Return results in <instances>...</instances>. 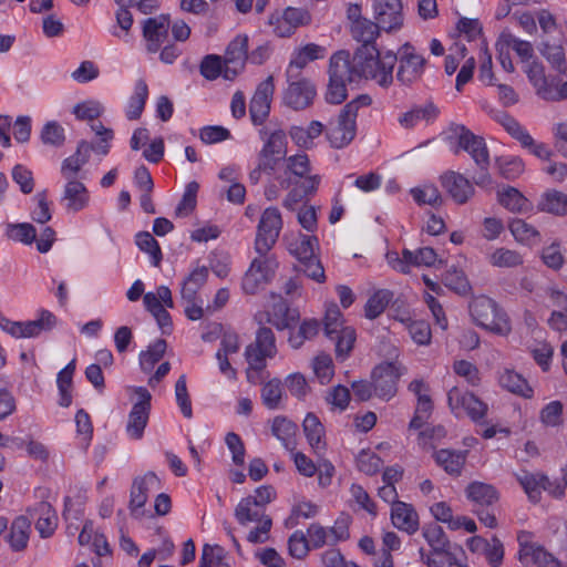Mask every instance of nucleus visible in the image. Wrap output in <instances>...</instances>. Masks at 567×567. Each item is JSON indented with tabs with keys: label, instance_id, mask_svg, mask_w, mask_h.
Here are the masks:
<instances>
[{
	"label": "nucleus",
	"instance_id": "obj_32",
	"mask_svg": "<svg viewBox=\"0 0 567 567\" xmlns=\"http://www.w3.org/2000/svg\"><path fill=\"white\" fill-rule=\"evenodd\" d=\"M467 451L441 449L433 454L435 463L451 476H460L467 458Z\"/></svg>",
	"mask_w": 567,
	"mask_h": 567
},
{
	"label": "nucleus",
	"instance_id": "obj_60",
	"mask_svg": "<svg viewBox=\"0 0 567 567\" xmlns=\"http://www.w3.org/2000/svg\"><path fill=\"white\" fill-rule=\"evenodd\" d=\"M392 296V292L386 289L374 292L365 305V316L370 319L380 316L391 301Z\"/></svg>",
	"mask_w": 567,
	"mask_h": 567
},
{
	"label": "nucleus",
	"instance_id": "obj_13",
	"mask_svg": "<svg viewBox=\"0 0 567 567\" xmlns=\"http://www.w3.org/2000/svg\"><path fill=\"white\" fill-rule=\"evenodd\" d=\"M402 367L398 362H382L372 371L374 394L385 401L392 399L398 390Z\"/></svg>",
	"mask_w": 567,
	"mask_h": 567
},
{
	"label": "nucleus",
	"instance_id": "obj_34",
	"mask_svg": "<svg viewBox=\"0 0 567 567\" xmlns=\"http://www.w3.org/2000/svg\"><path fill=\"white\" fill-rule=\"evenodd\" d=\"M271 432L277 440H279L282 446L293 452L296 449V435L298 426L296 423L287 419L286 416L278 415L271 421Z\"/></svg>",
	"mask_w": 567,
	"mask_h": 567
},
{
	"label": "nucleus",
	"instance_id": "obj_3",
	"mask_svg": "<svg viewBox=\"0 0 567 567\" xmlns=\"http://www.w3.org/2000/svg\"><path fill=\"white\" fill-rule=\"evenodd\" d=\"M468 309L477 326L503 337L511 333L512 324L507 313L493 299L485 296L476 297L471 301Z\"/></svg>",
	"mask_w": 567,
	"mask_h": 567
},
{
	"label": "nucleus",
	"instance_id": "obj_51",
	"mask_svg": "<svg viewBox=\"0 0 567 567\" xmlns=\"http://www.w3.org/2000/svg\"><path fill=\"white\" fill-rule=\"evenodd\" d=\"M350 504L354 511H364L371 516H377L375 503L359 484H352L350 486Z\"/></svg>",
	"mask_w": 567,
	"mask_h": 567
},
{
	"label": "nucleus",
	"instance_id": "obj_24",
	"mask_svg": "<svg viewBox=\"0 0 567 567\" xmlns=\"http://www.w3.org/2000/svg\"><path fill=\"white\" fill-rule=\"evenodd\" d=\"M159 488V480L154 473H147L134 480L131 488L130 509L132 515L140 516L141 509L146 504L148 493Z\"/></svg>",
	"mask_w": 567,
	"mask_h": 567
},
{
	"label": "nucleus",
	"instance_id": "obj_63",
	"mask_svg": "<svg viewBox=\"0 0 567 567\" xmlns=\"http://www.w3.org/2000/svg\"><path fill=\"white\" fill-rule=\"evenodd\" d=\"M103 112V104L95 100L83 101L73 107V114L81 121H94L95 118H99Z\"/></svg>",
	"mask_w": 567,
	"mask_h": 567
},
{
	"label": "nucleus",
	"instance_id": "obj_2",
	"mask_svg": "<svg viewBox=\"0 0 567 567\" xmlns=\"http://www.w3.org/2000/svg\"><path fill=\"white\" fill-rule=\"evenodd\" d=\"M372 100L369 95H359L347 103L334 121L327 128V137L334 148H342L351 143L357 133V116L361 107L369 106Z\"/></svg>",
	"mask_w": 567,
	"mask_h": 567
},
{
	"label": "nucleus",
	"instance_id": "obj_33",
	"mask_svg": "<svg viewBox=\"0 0 567 567\" xmlns=\"http://www.w3.org/2000/svg\"><path fill=\"white\" fill-rule=\"evenodd\" d=\"M514 475L528 499L534 503L539 502L542 492L547 487L548 477L542 473H530L527 471H519Z\"/></svg>",
	"mask_w": 567,
	"mask_h": 567
},
{
	"label": "nucleus",
	"instance_id": "obj_64",
	"mask_svg": "<svg viewBox=\"0 0 567 567\" xmlns=\"http://www.w3.org/2000/svg\"><path fill=\"white\" fill-rule=\"evenodd\" d=\"M326 401L331 411L343 412L350 403V391L343 385H336L328 391Z\"/></svg>",
	"mask_w": 567,
	"mask_h": 567
},
{
	"label": "nucleus",
	"instance_id": "obj_31",
	"mask_svg": "<svg viewBox=\"0 0 567 567\" xmlns=\"http://www.w3.org/2000/svg\"><path fill=\"white\" fill-rule=\"evenodd\" d=\"M327 54V49L316 43H308L306 45L297 48L291 55L287 69V75L289 79L293 78V71H300L308 63L323 59Z\"/></svg>",
	"mask_w": 567,
	"mask_h": 567
},
{
	"label": "nucleus",
	"instance_id": "obj_6",
	"mask_svg": "<svg viewBox=\"0 0 567 567\" xmlns=\"http://www.w3.org/2000/svg\"><path fill=\"white\" fill-rule=\"evenodd\" d=\"M56 316L48 309H39L37 318L25 321H13L0 315V328L16 339H34L42 333L52 331L58 326Z\"/></svg>",
	"mask_w": 567,
	"mask_h": 567
},
{
	"label": "nucleus",
	"instance_id": "obj_11",
	"mask_svg": "<svg viewBox=\"0 0 567 567\" xmlns=\"http://www.w3.org/2000/svg\"><path fill=\"white\" fill-rule=\"evenodd\" d=\"M282 225V216L277 207H267L261 213L255 239L256 252H269L271 250L278 240Z\"/></svg>",
	"mask_w": 567,
	"mask_h": 567
},
{
	"label": "nucleus",
	"instance_id": "obj_35",
	"mask_svg": "<svg viewBox=\"0 0 567 567\" xmlns=\"http://www.w3.org/2000/svg\"><path fill=\"white\" fill-rule=\"evenodd\" d=\"M437 114V109L430 103L423 106H415L403 113L399 117V123L404 128H413L421 123H432L436 118Z\"/></svg>",
	"mask_w": 567,
	"mask_h": 567
},
{
	"label": "nucleus",
	"instance_id": "obj_46",
	"mask_svg": "<svg viewBox=\"0 0 567 567\" xmlns=\"http://www.w3.org/2000/svg\"><path fill=\"white\" fill-rule=\"evenodd\" d=\"M143 302L151 313L164 308H173L174 301L172 291L167 286H159L155 291H148L143 296Z\"/></svg>",
	"mask_w": 567,
	"mask_h": 567
},
{
	"label": "nucleus",
	"instance_id": "obj_5",
	"mask_svg": "<svg viewBox=\"0 0 567 567\" xmlns=\"http://www.w3.org/2000/svg\"><path fill=\"white\" fill-rule=\"evenodd\" d=\"M235 517L243 526L256 524V527L247 535L249 543L264 544L269 539L272 520L265 513V508L259 507L251 496H247L238 503L235 508Z\"/></svg>",
	"mask_w": 567,
	"mask_h": 567
},
{
	"label": "nucleus",
	"instance_id": "obj_17",
	"mask_svg": "<svg viewBox=\"0 0 567 567\" xmlns=\"http://www.w3.org/2000/svg\"><path fill=\"white\" fill-rule=\"evenodd\" d=\"M425 59L417 54L415 49L405 44L401 50L396 79L403 85L415 83L422 78Z\"/></svg>",
	"mask_w": 567,
	"mask_h": 567
},
{
	"label": "nucleus",
	"instance_id": "obj_22",
	"mask_svg": "<svg viewBox=\"0 0 567 567\" xmlns=\"http://www.w3.org/2000/svg\"><path fill=\"white\" fill-rule=\"evenodd\" d=\"M90 193L80 181H66L63 187L60 203L69 214H76L90 205Z\"/></svg>",
	"mask_w": 567,
	"mask_h": 567
},
{
	"label": "nucleus",
	"instance_id": "obj_37",
	"mask_svg": "<svg viewBox=\"0 0 567 567\" xmlns=\"http://www.w3.org/2000/svg\"><path fill=\"white\" fill-rule=\"evenodd\" d=\"M91 150L92 146L89 143L82 141L78 146L76 153L63 161L61 173L66 181H78L75 178L76 174L87 162L89 153Z\"/></svg>",
	"mask_w": 567,
	"mask_h": 567
},
{
	"label": "nucleus",
	"instance_id": "obj_59",
	"mask_svg": "<svg viewBox=\"0 0 567 567\" xmlns=\"http://www.w3.org/2000/svg\"><path fill=\"white\" fill-rule=\"evenodd\" d=\"M539 51L550 65L559 72L566 71L565 50L560 44L543 42Z\"/></svg>",
	"mask_w": 567,
	"mask_h": 567
},
{
	"label": "nucleus",
	"instance_id": "obj_18",
	"mask_svg": "<svg viewBox=\"0 0 567 567\" xmlns=\"http://www.w3.org/2000/svg\"><path fill=\"white\" fill-rule=\"evenodd\" d=\"M287 154V140L284 131L272 132L265 141L260 152L258 153L257 161L260 163L261 168H268L275 172L278 164Z\"/></svg>",
	"mask_w": 567,
	"mask_h": 567
},
{
	"label": "nucleus",
	"instance_id": "obj_36",
	"mask_svg": "<svg viewBox=\"0 0 567 567\" xmlns=\"http://www.w3.org/2000/svg\"><path fill=\"white\" fill-rule=\"evenodd\" d=\"M381 29L379 22L374 23L369 19L358 17L352 19L350 32L352 38L362 45H374V41Z\"/></svg>",
	"mask_w": 567,
	"mask_h": 567
},
{
	"label": "nucleus",
	"instance_id": "obj_61",
	"mask_svg": "<svg viewBox=\"0 0 567 567\" xmlns=\"http://www.w3.org/2000/svg\"><path fill=\"white\" fill-rule=\"evenodd\" d=\"M312 370L321 384L329 383L334 375L332 359L329 354H318L312 360Z\"/></svg>",
	"mask_w": 567,
	"mask_h": 567
},
{
	"label": "nucleus",
	"instance_id": "obj_9",
	"mask_svg": "<svg viewBox=\"0 0 567 567\" xmlns=\"http://www.w3.org/2000/svg\"><path fill=\"white\" fill-rule=\"evenodd\" d=\"M449 138L455 141L457 148L454 151L455 154L460 150L467 152L473 161L481 169L486 171L489 165L488 150L484 140L473 134L464 125H452L449 131Z\"/></svg>",
	"mask_w": 567,
	"mask_h": 567
},
{
	"label": "nucleus",
	"instance_id": "obj_30",
	"mask_svg": "<svg viewBox=\"0 0 567 567\" xmlns=\"http://www.w3.org/2000/svg\"><path fill=\"white\" fill-rule=\"evenodd\" d=\"M391 522L395 528L409 535L414 534L420 526L419 515L411 504L394 502L391 506Z\"/></svg>",
	"mask_w": 567,
	"mask_h": 567
},
{
	"label": "nucleus",
	"instance_id": "obj_26",
	"mask_svg": "<svg viewBox=\"0 0 567 567\" xmlns=\"http://www.w3.org/2000/svg\"><path fill=\"white\" fill-rule=\"evenodd\" d=\"M270 323L278 330L288 329L299 317L297 310H292L288 307L287 302L281 297H275L271 307L264 313L260 315L259 321Z\"/></svg>",
	"mask_w": 567,
	"mask_h": 567
},
{
	"label": "nucleus",
	"instance_id": "obj_19",
	"mask_svg": "<svg viewBox=\"0 0 567 567\" xmlns=\"http://www.w3.org/2000/svg\"><path fill=\"white\" fill-rule=\"evenodd\" d=\"M275 85L272 76L262 81L250 101L249 113L255 125L262 124L269 115Z\"/></svg>",
	"mask_w": 567,
	"mask_h": 567
},
{
	"label": "nucleus",
	"instance_id": "obj_20",
	"mask_svg": "<svg viewBox=\"0 0 567 567\" xmlns=\"http://www.w3.org/2000/svg\"><path fill=\"white\" fill-rule=\"evenodd\" d=\"M444 190L458 205L466 204L475 193L473 184L462 174L447 171L440 176Z\"/></svg>",
	"mask_w": 567,
	"mask_h": 567
},
{
	"label": "nucleus",
	"instance_id": "obj_57",
	"mask_svg": "<svg viewBox=\"0 0 567 567\" xmlns=\"http://www.w3.org/2000/svg\"><path fill=\"white\" fill-rule=\"evenodd\" d=\"M422 535L431 547L429 553H436L451 545L442 527L436 524H429L424 526Z\"/></svg>",
	"mask_w": 567,
	"mask_h": 567
},
{
	"label": "nucleus",
	"instance_id": "obj_40",
	"mask_svg": "<svg viewBox=\"0 0 567 567\" xmlns=\"http://www.w3.org/2000/svg\"><path fill=\"white\" fill-rule=\"evenodd\" d=\"M498 202L506 209L514 213H527L532 209V203L514 187H506L499 190Z\"/></svg>",
	"mask_w": 567,
	"mask_h": 567
},
{
	"label": "nucleus",
	"instance_id": "obj_48",
	"mask_svg": "<svg viewBox=\"0 0 567 567\" xmlns=\"http://www.w3.org/2000/svg\"><path fill=\"white\" fill-rule=\"evenodd\" d=\"M487 259L493 267L497 268H515L524 264V258L517 250L505 247L493 250Z\"/></svg>",
	"mask_w": 567,
	"mask_h": 567
},
{
	"label": "nucleus",
	"instance_id": "obj_7",
	"mask_svg": "<svg viewBox=\"0 0 567 567\" xmlns=\"http://www.w3.org/2000/svg\"><path fill=\"white\" fill-rule=\"evenodd\" d=\"M257 254L258 257L252 259L241 280V288L247 295H255L264 289L272 280L278 268V261L274 255Z\"/></svg>",
	"mask_w": 567,
	"mask_h": 567
},
{
	"label": "nucleus",
	"instance_id": "obj_38",
	"mask_svg": "<svg viewBox=\"0 0 567 567\" xmlns=\"http://www.w3.org/2000/svg\"><path fill=\"white\" fill-rule=\"evenodd\" d=\"M148 97V87L144 80L140 79L135 82L134 91L130 96L125 115L130 121L141 117Z\"/></svg>",
	"mask_w": 567,
	"mask_h": 567
},
{
	"label": "nucleus",
	"instance_id": "obj_4",
	"mask_svg": "<svg viewBox=\"0 0 567 567\" xmlns=\"http://www.w3.org/2000/svg\"><path fill=\"white\" fill-rule=\"evenodd\" d=\"M277 353L274 332L266 327L259 328L255 342L245 350L248 363L247 380L250 383H258L261 379L260 372L266 368V359H271Z\"/></svg>",
	"mask_w": 567,
	"mask_h": 567
},
{
	"label": "nucleus",
	"instance_id": "obj_50",
	"mask_svg": "<svg viewBox=\"0 0 567 567\" xmlns=\"http://www.w3.org/2000/svg\"><path fill=\"white\" fill-rule=\"evenodd\" d=\"M411 195L417 205L439 207L443 204V197L439 188L433 184H423L412 188Z\"/></svg>",
	"mask_w": 567,
	"mask_h": 567
},
{
	"label": "nucleus",
	"instance_id": "obj_21",
	"mask_svg": "<svg viewBox=\"0 0 567 567\" xmlns=\"http://www.w3.org/2000/svg\"><path fill=\"white\" fill-rule=\"evenodd\" d=\"M169 27V18L164 14L148 18L143 22V37L148 52L156 53L159 51L167 40Z\"/></svg>",
	"mask_w": 567,
	"mask_h": 567
},
{
	"label": "nucleus",
	"instance_id": "obj_44",
	"mask_svg": "<svg viewBox=\"0 0 567 567\" xmlns=\"http://www.w3.org/2000/svg\"><path fill=\"white\" fill-rule=\"evenodd\" d=\"M30 536V520L24 516L17 517L10 528L8 542L16 551L25 549Z\"/></svg>",
	"mask_w": 567,
	"mask_h": 567
},
{
	"label": "nucleus",
	"instance_id": "obj_45",
	"mask_svg": "<svg viewBox=\"0 0 567 567\" xmlns=\"http://www.w3.org/2000/svg\"><path fill=\"white\" fill-rule=\"evenodd\" d=\"M208 277V268L205 266L195 267L182 285V297L187 301H193L197 291L205 285Z\"/></svg>",
	"mask_w": 567,
	"mask_h": 567
},
{
	"label": "nucleus",
	"instance_id": "obj_53",
	"mask_svg": "<svg viewBox=\"0 0 567 567\" xmlns=\"http://www.w3.org/2000/svg\"><path fill=\"white\" fill-rule=\"evenodd\" d=\"M166 350L165 340H156L148 346L147 350L140 354V365L144 372H151L154 365L163 358Z\"/></svg>",
	"mask_w": 567,
	"mask_h": 567
},
{
	"label": "nucleus",
	"instance_id": "obj_8",
	"mask_svg": "<svg viewBox=\"0 0 567 567\" xmlns=\"http://www.w3.org/2000/svg\"><path fill=\"white\" fill-rule=\"evenodd\" d=\"M329 74L326 100L331 104H340L347 97L346 84L355 82L349 71L347 51H339L331 56Z\"/></svg>",
	"mask_w": 567,
	"mask_h": 567
},
{
	"label": "nucleus",
	"instance_id": "obj_15",
	"mask_svg": "<svg viewBox=\"0 0 567 567\" xmlns=\"http://www.w3.org/2000/svg\"><path fill=\"white\" fill-rule=\"evenodd\" d=\"M249 37L245 33L237 34L227 45L225 60L228 62L225 70V80L234 81L245 69L248 61Z\"/></svg>",
	"mask_w": 567,
	"mask_h": 567
},
{
	"label": "nucleus",
	"instance_id": "obj_1",
	"mask_svg": "<svg viewBox=\"0 0 567 567\" xmlns=\"http://www.w3.org/2000/svg\"><path fill=\"white\" fill-rule=\"evenodd\" d=\"M347 60L355 82L371 80L382 87L392 84L393 69L398 61L392 51L380 52L375 45H361L352 56L347 52Z\"/></svg>",
	"mask_w": 567,
	"mask_h": 567
},
{
	"label": "nucleus",
	"instance_id": "obj_16",
	"mask_svg": "<svg viewBox=\"0 0 567 567\" xmlns=\"http://www.w3.org/2000/svg\"><path fill=\"white\" fill-rule=\"evenodd\" d=\"M420 560L427 567H468L464 549L457 545H450L436 553H427L423 547L419 549Z\"/></svg>",
	"mask_w": 567,
	"mask_h": 567
},
{
	"label": "nucleus",
	"instance_id": "obj_54",
	"mask_svg": "<svg viewBox=\"0 0 567 567\" xmlns=\"http://www.w3.org/2000/svg\"><path fill=\"white\" fill-rule=\"evenodd\" d=\"M135 243L142 251L150 255L152 265L158 267L163 255L157 240L148 231H143L136 235Z\"/></svg>",
	"mask_w": 567,
	"mask_h": 567
},
{
	"label": "nucleus",
	"instance_id": "obj_43",
	"mask_svg": "<svg viewBox=\"0 0 567 567\" xmlns=\"http://www.w3.org/2000/svg\"><path fill=\"white\" fill-rule=\"evenodd\" d=\"M317 247L318 239L316 237L302 234H298L296 238L288 244L290 254L293 255L299 262L315 257V250Z\"/></svg>",
	"mask_w": 567,
	"mask_h": 567
},
{
	"label": "nucleus",
	"instance_id": "obj_55",
	"mask_svg": "<svg viewBox=\"0 0 567 567\" xmlns=\"http://www.w3.org/2000/svg\"><path fill=\"white\" fill-rule=\"evenodd\" d=\"M504 40L508 43L509 50H514L522 66L529 61L535 60L534 48L530 42L522 40L509 32H502Z\"/></svg>",
	"mask_w": 567,
	"mask_h": 567
},
{
	"label": "nucleus",
	"instance_id": "obj_41",
	"mask_svg": "<svg viewBox=\"0 0 567 567\" xmlns=\"http://www.w3.org/2000/svg\"><path fill=\"white\" fill-rule=\"evenodd\" d=\"M509 230L515 240L522 245L535 246L542 240L539 231L533 225L519 218L509 223Z\"/></svg>",
	"mask_w": 567,
	"mask_h": 567
},
{
	"label": "nucleus",
	"instance_id": "obj_42",
	"mask_svg": "<svg viewBox=\"0 0 567 567\" xmlns=\"http://www.w3.org/2000/svg\"><path fill=\"white\" fill-rule=\"evenodd\" d=\"M499 384L503 389L526 399L532 398L534 393L527 381L513 370H505L499 375Z\"/></svg>",
	"mask_w": 567,
	"mask_h": 567
},
{
	"label": "nucleus",
	"instance_id": "obj_10",
	"mask_svg": "<svg viewBox=\"0 0 567 567\" xmlns=\"http://www.w3.org/2000/svg\"><path fill=\"white\" fill-rule=\"evenodd\" d=\"M447 403L451 412L456 417L468 416L474 422H480L485 417L488 406L472 392L453 386L447 392Z\"/></svg>",
	"mask_w": 567,
	"mask_h": 567
},
{
	"label": "nucleus",
	"instance_id": "obj_52",
	"mask_svg": "<svg viewBox=\"0 0 567 567\" xmlns=\"http://www.w3.org/2000/svg\"><path fill=\"white\" fill-rule=\"evenodd\" d=\"M284 399L282 383L279 379H272L264 384L261 389L262 403L269 410L279 409Z\"/></svg>",
	"mask_w": 567,
	"mask_h": 567
},
{
	"label": "nucleus",
	"instance_id": "obj_39",
	"mask_svg": "<svg viewBox=\"0 0 567 567\" xmlns=\"http://www.w3.org/2000/svg\"><path fill=\"white\" fill-rule=\"evenodd\" d=\"M470 501L480 506H491L498 501V492L493 485L473 482L466 487Z\"/></svg>",
	"mask_w": 567,
	"mask_h": 567
},
{
	"label": "nucleus",
	"instance_id": "obj_28",
	"mask_svg": "<svg viewBox=\"0 0 567 567\" xmlns=\"http://www.w3.org/2000/svg\"><path fill=\"white\" fill-rule=\"evenodd\" d=\"M522 68L529 83L535 89L536 95L549 102L555 84L548 82L543 63L535 59L524 64Z\"/></svg>",
	"mask_w": 567,
	"mask_h": 567
},
{
	"label": "nucleus",
	"instance_id": "obj_14",
	"mask_svg": "<svg viewBox=\"0 0 567 567\" xmlns=\"http://www.w3.org/2000/svg\"><path fill=\"white\" fill-rule=\"evenodd\" d=\"M137 401L133 404L126 422V434L131 440L138 441L144 435L151 412V394L145 388H137Z\"/></svg>",
	"mask_w": 567,
	"mask_h": 567
},
{
	"label": "nucleus",
	"instance_id": "obj_47",
	"mask_svg": "<svg viewBox=\"0 0 567 567\" xmlns=\"http://www.w3.org/2000/svg\"><path fill=\"white\" fill-rule=\"evenodd\" d=\"M538 208L542 212H546L554 215H566L567 214V195L559 190H547L545 192L538 203Z\"/></svg>",
	"mask_w": 567,
	"mask_h": 567
},
{
	"label": "nucleus",
	"instance_id": "obj_58",
	"mask_svg": "<svg viewBox=\"0 0 567 567\" xmlns=\"http://www.w3.org/2000/svg\"><path fill=\"white\" fill-rule=\"evenodd\" d=\"M403 257L409 262V268L411 266L432 267L437 261V255L435 250L431 247H423L417 249L416 251L404 249Z\"/></svg>",
	"mask_w": 567,
	"mask_h": 567
},
{
	"label": "nucleus",
	"instance_id": "obj_29",
	"mask_svg": "<svg viewBox=\"0 0 567 567\" xmlns=\"http://www.w3.org/2000/svg\"><path fill=\"white\" fill-rule=\"evenodd\" d=\"M315 96V85L307 80H298L290 82L285 93V102L295 110H302L312 103Z\"/></svg>",
	"mask_w": 567,
	"mask_h": 567
},
{
	"label": "nucleus",
	"instance_id": "obj_49",
	"mask_svg": "<svg viewBox=\"0 0 567 567\" xmlns=\"http://www.w3.org/2000/svg\"><path fill=\"white\" fill-rule=\"evenodd\" d=\"M228 62L224 56L216 54L206 55L199 65L200 74L209 81H214L219 76L225 79V70L227 68Z\"/></svg>",
	"mask_w": 567,
	"mask_h": 567
},
{
	"label": "nucleus",
	"instance_id": "obj_23",
	"mask_svg": "<svg viewBox=\"0 0 567 567\" xmlns=\"http://www.w3.org/2000/svg\"><path fill=\"white\" fill-rule=\"evenodd\" d=\"M375 18L385 31L400 29L403 24L401 0H374Z\"/></svg>",
	"mask_w": 567,
	"mask_h": 567
},
{
	"label": "nucleus",
	"instance_id": "obj_27",
	"mask_svg": "<svg viewBox=\"0 0 567 567\" xmlns=\"http://www.w3.org/2000/svg\"><path fill=\"white\" fill-rule=\"evenodd\" d=\"M302 429L307 442L313 453L317 455H323L327 451L328 444L326 429L319 417L312 412L307 413L302 422Z\"/></svg>",
	"mask_w": 567,
	"mask_h": 567
},
{
	"label": "nucleus",
	"instance_id": "obj_62",
	"mask_svg": "<svg viewBox=\"0 0 567 567\" xmlns=\"http://www.w3.org/2000/svg\"><path fill=\"white\" fill-rule=\"evenodd\" d=\"M198 189L199 185L196 182H190L186 185L183 197L175 209L177 216H188L195 209Z\"/></svg>",
	"mask_w": 567,
	"mask_h": 567
},
{
	"label": "nucleus",
	"instance_id": "obj_12",
	"mask_svg": "<svg viewBox=\"0 0 567 567\" xmlns=\"http://www.w3.org/2000/svg\"><path fill=\"white\" fill-rule=\"evenodd\" d=\"M519 545V560L522 564L537 567H560L559 560L548 553L542 545L533 542V534L520 530L517 534Z\"/></svg>",
	"mask_w": 567,
	"mask_h": 567
},
{
	"label": "nucleus",
	"instance_id": "obj_56",
	"mask_svg": "<svg viewBox=\"0 0 567 567\" xmlns=\"http://www.w3.org/2000/svg\"><path fill=\"white\" fill-rule=\"evenodd\" d=\"M331 339H336V354L338 358L346 359L351 352L357 334L352 327H344L334 332Z\"/></svg>",
	"mask_w": 567,
	"mask_h": 567
},
{
	"label": "nucleus",
	"instance_id": "obj_25",
	"mask_svg": "<svg viewBox=\"0 0 567 567\" xmlns=\"http://www.w3.org/2000/svg\"><path fill=\"white\" fill-rule=\"evenodd\" d=\"M42 538L51 537L58 527V514L49 502L41 501L28 509Z\"/></svg>",
	"mask_w": 567,
	"mask_h": 567
}]
</instances>
